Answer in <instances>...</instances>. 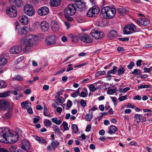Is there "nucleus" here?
<instances>
[{"instance_id": "obj_19", "label": "nucleus", "mask_w": 152, "mask_h": 152, "mask_svg": "<svg viewBox=\"0 0 152 152\" xmlns=\"http://www.w3.org/2000/svg\"><path fill=\"white\" fill-rule=\"evenodd\" d=\"M22 50L21 47L15 46L12 47L10 49V52L12 54H18L20 53Z\"/></svg>"}, {"instance_id": "obj_59", "label": "nucleus", "mask_w": 152, "mask_h": 152, "mask_svg": "<svg viewBox=\"0 0 152 152\" xmlns=\"http://www.w3.org/2000/svg\"><path fill=\"white\" fill-rule=\"evenodd\" d=\"M118 39L122 42L128 41L129 40V38H119Z\"/></svg>"}, {"instance_id": "obj_53", "label": "nucleus", "mask_w": 152, "mask_h": 152, "mask_svg": "<svg viewBox=\"0 0 152 152\" xmlns=\"http://www.w3.org/2000/svg\"><path fill=\"white\" fill-rule=\"evenodd\" d=\"M79 94V91L77 90L76 92L73 93L71 95V96L74 98H75L78 96Z\"/></svg>"}, {"instance_id": "obj_34", "label": "nucleus", "mask_w": 152, "mask_h": 152, "mask_svg": "<svg viewBox=\"0 0 152 152\" xmlns=\"http://www.w3.org/2000/svg\"><path fill=\"white\" fill-rule=\"evenodd\" d=\"M35 139L40 143L45 144L47 142L45 140L37 136L36 137Z\"/></svg>"}, {"instance_id": "obj_8", "label": "nucleus", "mask_w": 152, "mask_h": 152, "mask_svg": "<svg viewBox=\"0 0 152 152\" xmlns=\"http://www.w3.org/2000/svg\"><path fill=\"white\" fill-rule=\"evenodd\" d=\"M31 105V103L27 101L22 102L21 103V107L23 108L25 107L26 109H27V112L30 114H32L33 113L32 108L30 107L28 108V107H30Z\"/></svg>"}, {"instance_id": "obj_17", "label": "nucleus", "mask_w": 152, "mask_h": 152, "mask_svg": "<svg viewBox=\"0 0 152 152\" xmlns=\"http://www.w3.org/2000/svg\"><path fill=\"white\" fill-rule=\"evenodd\" d=\"M40 28L42 31L46 32L49 28V24L46 21H42L40 23Z\"/></svg>"}, {"instance_id": "obj_39", "label": "nucleus", "mask_w": 152, "mask_h": 152, "mask_svg": "<svg viewBox=\"0 0 152 152\" xmlns=\"http://www.w3.org/2000/svg\"><path fill=\"white\" fill-rule=\"evenodd\" d=\"M72 128L74 133H76L78 132V129L77 125L75 124H72Z\"/></svg>"}, {"instance_id": "obj_51", "label": "nucleus", "mask_w": 152, "mask_h": 152, "mask_svg": "<svg viewBox=\"0 0 152 152\" xmlns=\"http://www.w3.org/2000/svg\"><path fill=\"white\" fill-rule=\"evenodd\" d=\"M72 103V102L70 100H68L67 101V106L68 108V110L71 107Z\"/></svg>"}, {"instance_id": "obj_35", "label": "nucleus", "mask_w": 152, "mask_h": 152, "mask_svg": "<svg viewBox=\"0 0 152 152\" xmlns=\"http://www.w3.org/2000/svg\"><path fill=\"white\" fill-rule=\"evenodd\" d=\"M126 69L124 68L123 67L120 68L117 71L118 72V75H122L124 73Z\"/></svg>"}, {"instance_id": "obj_48", "label": "nucleus", "mask_w": 152, "mask_h": 152, "mask_svg": "<svg viewBox=\"0 0 152 152\" xmlns=\"http://www.w3.org/2000/svg\"><path fill=\"white\" fill-rule=\"evenodd\" d=\"M9 92L7 91L0 94V97H5L9 95Z\"/></svg>"}, {"instance_id": "obj_16", "label": "nucleus", "mask_w": 152, "mask_h": 152, "mask_svg": "<svg viewBox=\"0 0 152 152\" xmlns=\"http://www.w3.org/2000/svg\"><path fill=\"white\" fill-rule=\"evenodd\" d=\"M150 23L148 19L145 18H138L137 21V24H140L143 26H146L148 25Z\"/></svg>"}, {"instance_id": "obj_9", "label": "nucleus", "mask_w": 152, "mask_h": 152, "mask_svg": "<svg viewBox=\"0 0 152 152\" xmlns=\"http://www.w3.org/2000/svg\"><path fill=\"white\" fill-rule=\"evenodd\" d=\"M103 35V33L101 32H99L96 30H92L90 35L96 39H99L102 38Z\"/></svg>"}, {"instance_id": "obj_18", "label": "nucleus", "mask_w": 152, "mask_h": 152, "mask_svg": "<svg viewBox=\"0 0 152 152\" xmlns=\"http://www.w3.org/2000/svg\"><path fill=\"white\" fill-rule=\"evenodd\" d=\"M134 121L137 123L145 122L146 120V118L141 114H136L134 115Z\"/></svg>"}, {"instance_id": "obj_46", "label": "nucleus", "mask_w": 152, "mask_h": 152, "mask_svg": "<svg viewBox=\"0 0 152 152\" xmlns=\"http://www.w3.org/2000/svg\"><path fill=\"white\" fill-rule=\"evenodd\" d=\"M39 25H40V23L38 21H36L34 23L33 26L34 28L36 29L39 28Z\"/></svg>"}, {"instance_id": "obj_42", "label": "nucleus", "mask_w": 152, "mask_h": 152, "mask_svg": "<svg viewBox=\"0 0 152 152\" xmlns=\"http://www.w3.org/2000/svg\"><path fill=\"white\" fill-rule=\"evenodd\" d=\"M93 117V115L92 112L90 115L88 114H87L86 116V118L87 121H89L91 120Z\"/></svg>"}, {"instance_id": "obj_27", "label": "nucleus", "mask_w": 152, "mask_h": 152, "mask_svg": "<svg viewBox=\"0 0 152 152\" xmlns=\"http://www.w3.org/2000/svg\"><path fill=\"white\" fill-rule=\"evenodd\" d=\"M7 62V60L4 58H0V73L3 72V70L1 69L3 65L6 64Z\"/></svg>"}, {"instance_id": "obj_15", "label": "nucleus", "mask_w": 152, "mask_h": 152, "mask_svg": "<svg viewBox=\"0 0 152 152\" xmlns=\"http://www.w3.org/2000/svg\"><path fill=\"white\" fill-rule=\"evenodd\" d=\"M38 13L40 15L43 16L47 15L49 12L48 8L46 7H42L38 10Z\"/></svg>"}, {"instance_id": "obj_40", "label": "nucleus", "mask_w": 152, "mask_h": 152, "mask_svg": "<svg viewBox=\"0 0 152 152\" xmlns=\"http://www.w3.org/2000/svg\"><path fill=\"white\" fill-rule=\"evenodd\" d=\"M141 73V72L140 69H134L131 73L133 75H140Z\"/></svg>"}, {"instance_id": "obj_12", "label": "nucleus", "mask_w": 152, "mask_h": 152, "mask_svg": "<svg viewBox=\"0 0 152 152\" xmlns=\"http://www.w3.org/2000/svg\"><path fill=\"white\" fill-rule=\"evenodd\" d=\"M75 6L77 8L82 10L85 9V4L84 2L82 1L81 0H74Z\"/></svg>"}, {"instance_id": "obj_2", "label": "nucleus", "mask_w": 152, "mask_h": 152, "mask_svg": "<svg viewBox=\"0 0 152 152\" xmlns=\"http://www.w3.org/2000/svg\"><path fill=\"white\" fill-rule=\"evenodd\" d=\"M101 13L104 18L111 19L115 15L116 10L114 8L110 7L109 6H106L102 9Z\"/></svg>"}, {"instance_id": "obj_43", "label": "nucleus", "mask_w": 152, "mask_h": 152, "mask_svg": "<svg viewBox=\"0 0 152 152\" xmlns=\"http://www.w3.org/2000/svg\"><path fill=\"white\" fill-rule=\"evenodd\" d=\"M89 88L90 91L92 92L95 91L96 89V88L93 84L90 85L89 86Z\"/></svg>"}, {"instance_id": "obj_32", "label": "nucleus", "mask_w": 152, "mask_h": 152, "mask_svg": "<svg viewBox=\"0 0 152 152\" xmlns=\"http://www.w3.org/2000/svg\"><path fill=\"white\" fill-rule=\"evenodd\" d=\"M53 129H54V131L58 135H60L61 133L59 127L57 126L54 125L53 126Z\"/></svg>"}, {"instance_id": "obj_13", "label": "nucleus", "mask_w": 152, "mask_h": 152, "mask_svg": "<svg viewBox=\"0 0 152 152\" xmlns=\"http://www.w3.org/2000/svg\"><path fill=\"white\" fill-rule=\"evenodd\" d=\"M9 106L10 102L8 101L4 100L0 101V107L1 110H6L9 108Z\"/></svg>"}, {"instance_id": "obj_1", "label": "nucleus", "mask_w": 152, "mask_h": 152, "mask_svg": "<svg viewBox=\"0 0 152 152\" xmlns=\"http://www.w3.org/2000/svg\"><path fill=\"white\" fill-rule=\"evenodd\" d=\"M18 133L8 128L0 129V142H3L4 140L6 141L15 143L18 139Z\"/></svg>"}, {"instance_id": "obj_61", "label": "nucleus", "mask_w": 152, "mask_h": 152, "mask_svg": "<svg viewBox=\"0 0 152 152\" xmlns=\"http://www.w3.org/2000/svg\"><path fill=\"white\" fill-rule=\"evenodd\" d=\"M64 90H61V91H59L56 93V94L55 96V97L56 98H58L60 96V94H62V91H64Z\"/></svg>"}, {"instance_id": "obj_23", "label": "nucleus", "mask_w": 152, "mask_h": 152, "mask_svg": "<svg viewBox=\"0 0 152 152\" xmlns=\"http://www.w3.org/2000/svg\"><path fill=\"white\" fill-rule=\"evenodd\" d=\"M9 2L11 5H15L18 7H21L23 6V4L21 1L20 0H10Z\"/></svg>"}, {"instance_id": "obj_6", "label": "nucleus", "mask_w": 152, "mask_h": 152, "mask_svg": "<svg viewBox=\"0 0 152 152\" xmlns=\"http://www.w3.org/2000/svg\"><path fill=\"white\" fill-rule=\"evenodd\" d=\"M99 11V7L95 5L91 8L87 13V15L89 17H95L97 15Z\"/></svg>"}, {"instance_id": "obj_10", "label": "nucleus", "mask_w": 152, "mask_h": 152, "mask_svg": "<svg viewBox=\"0 0 152 152\" xmlns=\"http://www.w3.org/2000/svg\"><path fill=\"white\" fill-rule=\"evenodd\" d=\"M78 37L82 41L86 43H91L93 41L92 39L89 38L87 34L79 35Z\"/></svg>"}, {"instance_id": "obj_57", "label": "nucleus", "mask_w": 152, "mask_h": 152, "mask_svg": "<svg viewBox=\"0 0 152 152\" xmlns=\"http://www.w3.org/2000/svg\"><path fill=\"white\" fill-rule=\"evenodd\" d=\"M70 15H65V17L66 19L69 21H71L73 20V18L72 17L70 16Z\"/></svg>"}, {"instance_id": "obj_11", "label": "nucleus", "mask_w": 152, "mask_h": 152, "mask_svg": "<svg viewBox=\"0 0 152 152\" xmlns=\"http://www.w3.org/2000/svg\"><path fill=\"white\" fill-rule=\"evenodd\" d=\"M56 38L54 36H50L45 41V43L48 46L54 45L56 44Z\"/></svg>"}, {"instance_id": "obj_29", "label": "nucleus", "mask_w": 152, "mask_h": 152, "mask_svg": "<svg viewBox=\"0 0 152 152\" xmlns=\"http://www.w3.org/2000/svg\"><path fill=\"white\" fill-rule=\"evenodd\" d=\"M117 31L116 30H112L110 31L108 36L110 39H112L117 35Z\"/></svg>"}, {"instance_id": "obj_14", "label": "nucleus", "mask_w": 152, "mask_h": 152, "mask_svg": "<svg viewBox=\"0 0 152 152\" xmlns=\"http://www.w3.org/2000/svg\"><path fill=\"white\" fill-rule=\"evenodd\" d=\"M20 42L21 45L25 47L26 49L31 47L33 45V43L31 41L27 39L24 40V38H23L20 40Z\"/></svg>"}, {"instance_id": "obj_45", "label": "nucleus", "mask_w": 152, "mask_h": 152, "mask_svg": "<svg viewBox=\"0 0 152 152\" xmlns=\"http://www.w3.org/2000/svg\"><path fill=\"white\" fill-rule=\"evenodd\" d=\"M17 147L15 145H12L9 148V149L11 152H15Z\"/></svg>"}, {"instance_id": "obj_22", "label": "nucleus", "mask_w": 152, "mask_h": 152, "mask_svg": "<svg viewBox=\"0 0 152 152\" xmlns=\"http://www.w3.org/2000/svg\"><path fill=\"white\" fill-rule=\"evenodd\" d=\"M19 20L20 22L23 25H26L28 22V19L27 16L23 15L20 16Z\"/></svg>"}, {"instance_id": "obj_30", "label": "nucleus", "mask_w": 152, "mask_h": 152, "mask_svg": "<svg viewBox=\"0 0 152 152\" xmlns=\"http://www.w3.org/2000/svg\"><path fill=\"white\" fill-rule=\"evenodd\" d=\"M117 11L121 15H123L126 14L127 10L125 8L120 7L117 9Z\"/></svg>"}, {"instance_id": "obj_3", "label": "nucleus", "mask_w": 152, "mask_h": 152, "mask_svg": "<svg viewBox=\"0 0 152 152\" xmlns=\"http://www.w3.org/2000/svg\"><path fill=\"white\" fill-rule=\"evenodd\" d=\"M77 8L74 4H70L67 7L64 9V12L65 15H73L76 12Z\"/></svg>"}, {"instance_id": "obj_64", "label": "nucleus", "mask_w": 152, "mask_h": 152, "mask_svg": "<svg viewBox=\"0 0 152 152\" xmlns=\"http://www.w3.org/2000/svg\"><path fill=\"white\" fill-rule=\"evenodd\" d=\"M117 50L119 52H122L124 50V49L122 47H118L117 48Z\"/></svg>"}, {"instance_id": "obj_38", "label": "nucleus", "mask_w": 152, "mask_h": 152, "mask_svg": "<svg viewBox=\"0 0 152 152\" xmlns=\"http://www.w3.org/2000/svg\"><path fill=\"white\" fill-rule=\"evenodd\" d=\"M70 37L72 39V41L74 42H78V38L77 36L73 35L71 34L70 35Z\"/></svg>"}, {"instance_id": "obj_41", "label": "nucleus", "mask_w": 152, "mask_h": 152, "mask_svg": "<svg viewBox=\"0 0 152 152\" xmlns=\"http://www.w3.org/2000/svg\"><path fill=\"white\" fill-rule=\"evenodd\" d=\"M44 125L46 126H49L51 124V121L48 119H45L44 122Z\"/></svg>"}, {"instance_id": "obj_54", "label": "nucleus", "mask_w": 152, "mask_h": 152, "mask_svg": "<svg viewBox=\"0 0 152 152\" xmlns=\"http://www.w3.org/2000/svg\"><path fill=\"white\" fill-rule=\"evenodd\" d=\"M80 104L81 106L83 107H85L86 105V101L83 100H81L80 101Z\"/></svg>"}, {"instance_id": "obj_7", "label": "nucleus", "mask_w": 152, "mask_h": 152, "mask_svg": "<svg viewBox=\"0 0 152 152\" xmlns=\"http://www.w3.org/2000/svg\"><path fill=\"white\" fill-rule=\"evenodd\" d=\"M23 9L25 14L29 16H32L34 14V10L31 5L28 4H26Z\"/></svg>"}, {"instance_id": "obj_24", "label": "nucleus", "mask_w": 152, "mask_h": 152, "mask_svg": "<svg viewBox=\"0 0 152 152\" xmlns=\"http://www.w3.org/2000/svg\"><path fill=\"white\" fill-rule=\"evenodd\" d=\"M52 30L53 31H57L59 29V26L57 22L54 20L52 21L51 23Z\"/></svg>"}, {"instance_id": "obj_37", "label": "nucleus", "mask_w": 152, "mask_h": 152, "mask_svg": "<svg viewBox=\"0 0 152 152\" xmlns=\"http://www.w3.org/2000/svg\"><path fill=\"white\" fill-rule=\"evenodd\" d=\"M117 88L115 87V88L113 89H108L107 93L108 94L111 95L115 93L116 91Z\"/></svg>"}, {"instance_id": "obj_25", "label": "nucleus", "mask_w": 152, "mask_h": 152, "mask_svg": "<svg viewBox=\"0 0 152 152\" xmlns=\"http://www.w3.org/2000/svg\"><path fill=\"white\" fill-rule=\"evenodd\" d=\"M22 149L25 150H28L30 149L31 146L30 143L27 140H24L22 142Z\"/></svg>"}, {"instance_id": "obj_63", "label": "nucleus", "mask_w": 152, "mask_h": 152, "mask_svg": "<svg viewBox=\"0 0 152 152\" xmlns=\"http://www.w3.org/2000/svg\"><path fill=\"white\" fill-rule=\"evenodd\" d=\"M126 99V96H124L119 97L118 99L121 102Z\"/></svg>"}, {"instance_id": "obj_55", "label": "nucleus", "mask_w": 152, "mask_h": 152, "mask_svg": "<svg viewBox=\"0 0 152 152\" xmlns=\"http://www.w3.org/2000/svg\"><path fill=\"white\" fill-rule=\"evenodd\" d=\"M40 118L39 116H37L36 118H34L33 120V123L35 124L37 123L40 120Z\"/></svg>"}, {"instance_id": "obj_33", "label": "nucleus", "mask_w": 152, "mask_h": 152, "mask_svg": "<svg viewBox=\"0 0 152 152\" xmlns=\"http://www.w3.org/2000/svg\"><path fill=\"white\" fill-rule=\"evenodd\" d=\"M59 144V142L57 141H53L51 143V145L53 149H56Z\"/></svg>"}, {"instance_id": "obj_56", "label": "nucleus", "mask_w": 152, "mask_h": 152, "mask_svg": "<svg viewBox=\"0 0 152 152\" xmlns=\"http://www.w3.org/2000/svg\"><path fill=\"white\" fill-rule=\"evenodd\" d=\"M134 65V63L133 62H131L128 65L127 68L128 69H132Z\"/></svg>"}, {"instance_id": "obj_62", "label": "nucleus", "mask_w": 152, "mask_h": 152, "mask_svg": "<svg viewBox=\"0 0 152 152\" xmlns=\"http://www.w3.org/2000/svg\"><path fill=\"white\" fill-rule=\"evenodd\" d=\"M87 94L86 93L83 91L82 92L80 96L83 97H85L87 96Z\"/></svg>"}, {"instance_id": "obj_58", "label": "nucleus", "mask_w": 152, "mask_h": 152, "mask_svg": "<svg viewBox=\"0 0 152 152\" xmlns=\"http://www.w3.org/2000/svg\"><path fill=\"white\" fill-rule=\"evenodd\" d=\"M88 64V62H87L86 63H82L81 64H80L78 65L75 66H74V68L81 67L82 66H84L85 65H86L87 64Z\"/></svg>"}, {"instance_id": "obj_36", "label": "nucleus", "mask_w": 152, "mask_h": 152, "mask_svg": "<svg viewBox=\"0 0 152 152\" xmlns=\"http://www.w3.org/2000/svg\"><path fill=\"white\" fill-rule=\"evenodd\" d=\"M18 33L20 34H26L27 33V31L26 28L23 27L22 28H20L18 29Z\"/></svg>"}, {"instance_id": "obj_60", "label": "nucleus", "mask_w": 152, "mask_h": 152, "mask_svg": "<svg viewBox=\"0 0 152 152\" xmlns=\"http://www.w3.org/2000/svg\"><path fill=\"white\" fill-rule=\"evenodd\" d=\"M106 74V72L104 71L98 72L96 73V75H104Z\"/></svg>"}, {"instance_id": "obj_44", "label": "nucleus", "mask_w": 152, "mask_h": 152, "mask_svg": "<svg viewBox=\"0 0 152 152\" xmlns=\"http://www.w3.org/2000/svg\"><path fill=\"white\" fill-rule=\"evenodd\" d=\"M6 86L7 84L4 81L0 80V88H4L6 87Z\"/></svg>"}, {"instance_id": "obj_28", "label": "nucleus", "mask_w": 152, "mask_h": 152, "mask_svg": "<svg viewBox=\"0 0 152 152\" xmlns=\"http://www.w3.org/2000/svg\"><path fill=\"white\" fill-rule=\"evenodd\" d=\"M118 130V128L115 126L111 125L110 126L108 133L112 134L115 133Z\"/></svg>"}, {"instance_id": "obj_47", "label": "nucleus", "mask_w": 152, "mask_h": 152, "mask_svg": "<svg viewBox=\"0 0 152 152\" xmlns=\"http://www.w3.org/2000/svg\"><path fill=\"white\" fill-rule=\"evenodd\" d=\"M62 125L63 126L64 129L65 130H67L69 129V128L68 126V123L65 122H64L62 124Z\"/></svg>"}, {"instance_id": "obj_5", "label": "nucleus", "mask_w": 152, "mask_h": 152, "mask_svg": "<svg viewBox=\"0 0 152 152\" xmlns=\"http://www.w3.org/2000/svg\"><path fill=\"white\" fill-rule=\"evenodd\" d=\"M6 12L8 15L10 17H15L17 15V12L16 7L12 5L7 8Z\"/></svg>"}, {"instance_id": "obj_52", "label": "nucleus", "mask_w": 152, "mask_h": 152, "mask_svg": "<svg viewBox=\"0 0 152 152\" xmlns=\"http://www.w3.org/2000/svg\"><path fill=\"white\" fill-rule=\"evenodd\" d=\"M57 98L55 100H56V101H58L59 103H62L64 102V99L63 98L60 97Z\"/></svg>"}, {"instance_id": "obj_20", "label": "nucleus", "mask_w": 152, "mask_h": 152, "mask_svg": "<svg viewBox=\"0 0 152 152\" xmlns=\"http://www.w3.org/2000/svg\"><path fill=\"white\" fill-rule=\"evenodd\" d=\"M117 67L116 66H113L112 70H110L107 72L106 77L109 80H110L111 77V76L110 75L111 74H115L117 72Z\"/></svg>"}, {"instance_id": "obj_26", "label": "nucleus", "mask_w": 152, "mask_h": 152, "mask_svg": "<svg viewBox=\"0 0 152 152\" xmlns=\"http://www.w3.org/2000/svg\"><path fill=\"white\" fill-rule=\"evenodd\" d=\"M61 0H50V5L51 6L57 7L60 4Z\"/></svg>"}, {"instance_id": "obj_49", "label": "nucleus", "mask_w": 152, "mask_h": 152, "mask_svg": "<svg viewBox=\"0 0 152 152\" xmlns=\"http://www.w3.org/2000/svg\"><path fill=\"white\" fill-rule=\"evenodd\" d=\"M14 80H17L18 81H22L23 80V78L20 75H17L15 76L14 78Z\"/></svg>"}, {"instance_id": "obj_50", "label": "nucleus", "mask_w": 152, "mask_h": 152, "mask_svg": "<svg viewBox=\"0 0 152 152\" xmlns=\"http://www.w3.org/2000/svg\"><path fill=\"white\" fill-rule=\"evenodd\" d=\"M151 86L149 85H143L140 86L138 88H150Z\"/></svg>"}, {"instance_id": "obj_31", "label": "nucleus", "mask_w": 152, "mask_h": 152, "mask_svg": "<svg viewBox=\"0 0 152 152\" xmlns=\"http://www.w3.org/2000/svg\"><path fill=\"white\" fill-rule=\"evenodd\" d=\"M35 36L33 35L29 34L27 35L25 37H23L24 38V40L27 39L29 41H31L32 42V40L34 39Z\"/></svg>"}, {"instance_id": "obj_4", "label": "nucleus", "mask_w": 152, "mask_h": 152, "mask_svg": "<svg viewBox=\"0 0 152 152\" xmlns=\"http://www.w3.org/2000/svg\"><path fill=\"white\" fill-rule=\"evenodd\" d=\"M136 30L135 25L133 23H131L125 26L123 33L125 34H129L135 32Z\"/></svg>"}, {"instance_id": "obj_21", "label": "nucleus", "mask_w": 152, "mask_h": 152, "mask_svg": "<svg viewBox=\"0 0 152 152\" xmlns=\"http://www.w3.org/2000/svg\"><path fill=\"white\" fill-rule=\"evenodd\" d=\"M12 109V108H9L7 112L4 114L2 118L4 120H7L11 117L13 112Z\"/></svg>"}]
</instances>
